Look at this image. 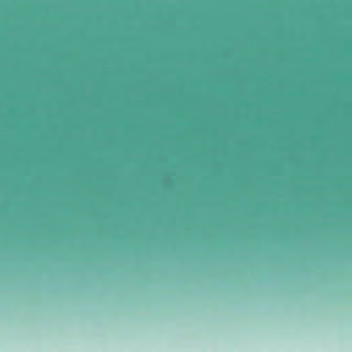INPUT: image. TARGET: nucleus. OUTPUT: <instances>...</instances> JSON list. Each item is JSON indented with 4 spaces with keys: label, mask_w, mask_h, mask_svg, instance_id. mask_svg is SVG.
Here are the masks:
<instances>
[{
    "label": "nucleus",
    "mask_w": 352,
    "mask_h": 352,
    "mask_svg": "<svg viewBox=\"0 0 352 352\" xmlns=\"http://www.w3.org/2000/svg\"><path fill=\"white\" fill-rule=\"evenodd\" d=\"M39 69H40V74H41H41H42V73H43V72L44 71V67H39Z\"/></svg>",
    "instance_id": "f257e3e1"
},
{
    "label": "nucleus",
    "mask_w": 352,
    "mask_h": 352,
    "mask_svg": "<svg viewBox=\"0 0 352 352\" xmlns=\"http://www.w3.org/2000/svg\"><path fill=\"white\" fill-rule=\"evenodd\" d=\"M40 105L41 106L42 105V98H41V100H40Z\"/></svg>",
    "instance_id": "f03ea898"
},
{
    "label": "nucleus",
    "mask_w": 352,
    "mask_h": 352,
    "mask_svg": "<svg viewBox=\"0 0 352 352\" xmlns=\"http://www.w3.org/2000/svg\"><path fill=\"white\" fill-rule=\"evenodd\" d=\"M40 139H41V141L42 140V133L41 132V135H40Z\"/></svg>",
    "instance_id": "7ed1b4c3"
},
{
    "label": "nucleus",
    "mask_w": 352,
    "mask_h": 352,
    "mask_svg": "<svg viewBox=\"0 0 352 352\" xmlns=\"http://www.w3.org/2000/svg\"><path fill=\"white\" fill-rule=\"evenodd\" d=\"M41 149H42V148H41ZM40 157H41V160H42V153H41Z\"/></svg>",
    "instance_id": "20e7f679"
},
{
    "label": "nucleus",
    "mask_w": 352,
    "mask_h": 352,
    "mask_svg": "<svg viewBox=\"0 0 352 352\" xmlns=\"http://www.w3.org/2000/svg\"><path fill=\"white\" fill-rule=\"evenodd\" d=\"M42 176H43L42 175V170H41V171H40V177H42Z\"/></svg>",
    "instance_id": "39448f33"
},
{
    "label": "nucleus",
    "mask_w": 352,
    "mask_h": 352,
    "mask_svg": "<svg viewBox=\"0 0 352 352\" xmlns=\"http://www.w3.org/2000/svg\"><path fill=\"white\" fill-rule=\"evenodd\" d=\"M40 117H41L40 119H41V122H42V115L41 114L40 115Z\"/></svg>",
    "instance_id": "423d86ee"
}]
</instances>
